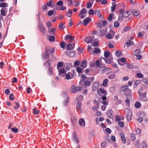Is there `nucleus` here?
<instances>
[{
    "mask_svg": "<svg viewBox=\"0 0 148 148\" xmlns=\"http://www.w3.org/2000/svg\"><path fill=\"white\" fill-rule=\"evenodd\" d=\"M13 95L12 94H10L9 95V99L10 100H12L14 99V97H13Z\"/></svg>",
    "mask_w": 148,
    "mask_h": 148,
    "instance_id": "nucleus-63",
    "label": "nucleus"
},
{
    "mask_svg": "<svg viewBox=\"0 0 148 148\" xmlns=\"http://www.w3.org/2000/svg\"><path fill=\"white\" fill-rule=\"evenodd\" d=\"M118 125L121 127H123L124 126V124L123 122L121 121H119L118 122Z\"/></svg>",
    "mask_w": 148,
    "mask_h": 148,
    "instance_id": "nucleus-47",
    "label": "nucleus"
},
{
    "mask_svg": "<svg viewBox=\"0 0 148 148\" xmlns=\"http://www.w3.org/2000/svg\"><path fill=\"white\" fill-rule=\"evenodd\" d=\"M99 85L98 82H94L92 85V89L94 91H95L97 90L99 87Z\"/></svg>",
    "mask_w": 148,
    "mask_h": 148,
    "instance_id": "nucleus-12",
    "label": "nucleus"
},
{
    "mask_svg": "<svg viewBox=\"0 0 148 148\" xmlns=\"http://www.w3.org/2000/svg\"><path fill=\"white\" fill-rule=\"evenodd\" d=\"M124 17L123 16V14H120L118 18L119 21H122V19H123Z\"/></svg>",
    "mask_w": 148,
    "mask_h": 148,
    "instance_id": "nucleus-45",
    "label": "nucleus"
},
{
    "mask_svg": "<svg viewBox=\"0 0 148 148\" xmlns=\"http://www.w3.org/2000/svg\"><path fill=\"white\" fill-rule=\"evenodd\" d=\"M116 75L115 73L112 74L110 75L108 77V78L110 79H113L115 77Z\"/></svg>",
    "mask_w": 148,
    "mask_h": 148,
    "instance_id": "nucleus-36",
    "label": "nucleus"
},
{
    "mask_svg": "<svg viewBox=\"0 0 148 148\" xmlns=\"http://www.w3.org/2000/svg\"><path fill=\"white\" fill-rule=\"evenodd\" d=\"M100 35L101 36H104L106 33V31L105 30H100Z\"/></svg>",
    "mask_w": 148,
    "mask_h": 148,
    "instance_id": "nucleus-38",
    "label": "nucleus"
},
{
    "mask_svg": "<svg viewBox=\"0 0 148 148\" xmlns=\"http://www.w3.org/2000/svg\"><path fill=\"white\" fill-rule=\"evenodd\" d=\"M55 31V29H50V28H49L48 32L50 34L54 35V34Z\"/></svg>",
    "mask_w": 148,
    "mask_h": 148,
    "instance_id": "nucleus-33",
    "label": "nucleus"
},
{
    "mask_svg": "<svg viewBox=\"0 0 148 148\" xmlns=\"http://www.w3.org/2000/svg\"><path fill=\"white\" fill-rule=\"evenodd\" d=\"M81 77L82 78L81 81L83 82H85L86 80H88L89 79L88 77H86L84 75H82L81 76Z\"/></svg>",
    "mask_w": 148,
    "mask_h": 148,
    "instance_id": "nucleus-24",
    "label": "nucleus"
},
{
    "mask_svg": "<svg viewBox=\"0 0 148 148\" xmlns=\"http://www.w3.org/2000/svg\"><path fill=\"white\" fill-rule=\"evenodd\" d=\"M135 106L136 108H139L141 106V103L138 102H136L135 104Z\"/></svg>",
    "mask_w": 148,
    "mask_h": 148,
    "instance_id": "nucleus-32",
    "label": "nucleus"
},
{
    "mask_svg": "<svg viewBox=\"0 0 148 148\" xmlns=\"http://www.w3.org/2000/svg\"><path fill=\"white\" fill-rule=\"evenodd\" d=\"M110 55V52L108 51L105 52L104 53V56L106 58H108Z\"/></svg>",
    "mask_w": 148,
    "mask_h": 148,
    "instance_id": "nucleus-52",
    "label": "nucleus"
},
{
    "mask_svg": "<svg viewBox=\"0 0 148 148\" xmlns=\"http://www.w3.org/2000/svg\"><path fill=\"white\" fill-rule=\"evenodd\" d=\"M8 6V4L6 2L1 3H0V7H7Z\"/></svg>",
    "mask_w": 148,
    "mask_h": 148,
    "instance_id": "nucleus-34",
    "label": "nucleus"
},
{
    "mask_svg": "<svg viewBox=\"0 0 148 148\" xmlns=\"http://www.w3.org/2000/svg\"><path fill=\"white\" fill-rule=\"evenodd\" d=\"M1 14L5 16L6 15V13L5 10L3 9H2L1 10Z\"/></svg>",
    "mask_w": 148,
    "mask_h": 148,
    "instance_id": "nucleus-55",
    "label": "nucleus"
},
{
    "mask_svg": "<svg viewBox=\"0 0 148 148\" xmlns=\"http://www.w3.org/2000/svg\"><path fill=\"white\" fill-rule=\"evenodd\" d=\"M63 2L62 1H59L57 2V5L60 6L63 5Z\"/></svg>",
    "mask_w": 148,
    "mask_h": 148,
    "instance_id": "nucleus-50",
    "label": "nucleus"
},
{
    "mask_svg": "<svg viewBox=\"0 0 148 148\" xmlns=\"http://www.w3.org/2000/svg\"><path fill=\"white\" fill-rule=\"evenodd\" d=\"M44 65H45L46 66H50L51 64L50 63L49 59L47 62L45 63Z\"/></svg>",
    "mask_w": 148,
    "mask_h": 148,
    "instance_id": "nucleus-51",
    "label": "nucleus"
},
{
    "mask_svg": "<svg viewBox=\"0 0 148 148\" xmlns=\"http://www.w3.org/2000/svg\"><path fill=\"white\" fill-rule=\"evenodd\" d=\"M141 82L140 80H137L136 81L134 84V86L136 87Z\"/></svg>",
    "mask_w": 148,
    "mask_h": 148,
    "instance_id": "nucleus-49",
    "label": "nucleus"
},
{
    "mask_svg": "<svg viewBox=\"0 0 148 148\" xmlns=\"http://www.w3.org/2000/svg\"><path fill=\"white\" fill-rule=\"evenodd\" d=\"M112 33L113 34L112 35L110 34H106V36L105 37L106 38H107L109 39H112L113 37L114 36L115 34V32L114 31H112Z\"/></svg>",
    "mask_w": 148,
    "mask_h": 148,
    "instance_id": "nucleus-20",
    "label": "nucleus"
},
{
    "mask_svg": "<svg viewBox=\"0 0 148 148\" xmlns=\"http://www.w3.org/2000/svg\"><path fill=\"white\" fill-rule=\"evenodd\" d=\"M49 50L48 49H46L45 51L43 52L42 55V58L43 59H46L50 57L49 53Z\"/></svg>",
    "mask_w": 148,
    "mask_h": 148,
    "instance_id": "nucleus-2",
    "label": "nucleus"
},
{
    "mask_svg": "<svg viewBox=\"0 0 148 148\" xmlns=\"http://www.w3.org/2000/svg\"><path fill=\"white\" fill-rule=\"evenodd\" d=\"M119 25V23L118 22H115L114 23V26L115 27H118Z\"/></svg>",
    "mask_w": 148,
    "mask_h": 148,
    "instance_id": "nucleus-53",
    "label": "nucleus"
},
{
    "mask_svg": "<svg viewBox=\"0 0 148 148\" xmlns=\"http://www.w3.org/2000/svg\"><path fill=\"white\" fill-rule=\"evenodd\" d=\"M74 37L69 35H67L66 36L65 38V40L66 41L68 42H70L72 41L74 39Z\"/></svg>",
    "mask_w": 148,
    "mask_h": 148,
    "instance_id": "nucleus-8",
    "label": "nucleus"
},
{
    "mask_svg": "<svg viewBox=\"0 0 148 148\" xmlns=\"http://www.w3.org/2000/svg\"><path fill=\"white\" fill-rule=\"evenodd\" d=\"M140 50L138 49L135 50L133 53V54L136 56V59H140L142 58V56L140 54Z\"/></svg>",
    "mask_w": 148,
    "mask_h": 148,
    "instance_id": "nucleus-5",
    "label": "nucleus"
},
{
    "mask_svg": "<svg viewBox=\"0 0 148 148\" xmlns=\"http://www.w3.org/2000/svg\"><path fill=\"white\" fill-rule=\"evenodd\" d=\"M76 51H68L66 53V54L71 57H74Z\"/></svg>",
    "mask_w": 148,
    "mask_h": 148,
    "instance_id": "nucleus-15",
    "label": "nucleus"
},
{
    "mask_svg": "<svg viewBox=\"0 0 148 148\" xmlns=\"http://www.w3.org/2000/svg\"><path fill=\"white\" fill-rule=\"evenodd\" d=\"M112 6L111 7V11L112 12H113L115 10L116 6V4L115 3H112Z\"/></svg>",
    "mask_w": 148,
    "mask_h": 148,
    "instance_id": "nucleus-30",
    "label": "nucleus"
},
{
    "mask_svg": "<svg viewBox=\"0 0 148 148\" xmlns=\"http://www.w3.org/2000/svg\"><path fill=\"white\" fill-rule=\"evenodd\" d=\"M84 85L86 86H89L90 85V84L89 81L86 80L84 82Z\"/></svg>",
    "mask_w": 148,
    "mask_h": 148,
    "instance_id": "nucleus-48",
    "label": "nucleus"
},
{
    "mask_svg": "<svg viewBox=\"0 0 148 148\" xmlns=\"http://www.w3.org/2000/svg\"><path fill=\"white\" fill-rule=\"evenodd\" d=\"M142 148H147V146L145 142H143L142 143Z\"/></svg>",
    "mask_w": 148,
    "mask_h": 148,
    "instance_id": "nucleus-64",
    "label": "nucleus"
},
{
    "mask_svg": "<svg viewBox=\"0 0 148 148\" xmlns=\"http://www.w3.org/2000/svg\"><path fill=\"white\" fill-rule=\"evenodd\" d=\"M120 91L121 92L124 91L125 94H127V92L128 93H132V91L130 89L128 88L127 85H125L121 86L120 88Z\"/></svg>",
    "mask_w": 148,
    "mask_h": 148,
    "instance_id": "nucleus-1",
    "label": "nucleus"
},
{
    "mask_svg": "<svg viewBox=\"0 0 148 148\" xmlns=\"http://www.w3.org/2000/svg\"><path fill=\"white\" fill-rule=\"evenodd\" d=\"M54 12L52 10H50L49 11L48 14L49 16H50L53 14Z\"/></svg>",
    "mask_w": 148,
    "mask_h": 148,
    "instance_id": "nucleus-57",
    "label": "nucleus"
},
{
    "mask_svg": "<svg viewBox=\"0 0 148 148\" xmlns=\"http://www.w3.org/2000/svg\"><path fill=\"white\" fill-rule=\"evenodd\" d=\"M107 145V142L106 141H103L101 143V147L104 148Z\"/></svg>",
    "mask_w": 148,
    "mask_h": 148,
    "instance_id": "nucleus-39",
    "label": "nucleus"
},
{
    "mask_svg": "<svg viewBox=\"0 0 148 148\" xmlns=\"http://www.w3.org/2000/svg\"><path fill=\"white\" fill-rule=\"evenodd\" d=\"M68 1V6H70L73 3V1L72 0H67Z\"/></svg>",
    "mask_w": 148,
    "mask_h": 148,
    "instance_id": "nucleus-54",
    "label": "nucleus"
},
{
    "mask_svg": "<svg viewBox=\"0 0 148 148\" xmlns=\"http://www.w3.org/2000/svg\"><path fill=\"white\" fill-rule=\"evenodd\" d=\"M132 13L135 16H137L139 14V12L137 10H133L132 11Z\"/></svg>",
    "mask_w": 148,
    "mask_h": 148,
    "instance_id": "nucleus-29",
    "label": "nucleus"
},
{
    "mask_svg": "<svg viewBox=\"0 0 148 148\" xmlns=\"http://www.w3.org/2000/svg\"><path fill=\"white\" fill-rule=\"evenodd\" d=\"M113 60V58L111 57H109L106 58L105 59V61L107 63H111Z\"/></svg>",
    "mask_w": 148,
    "mask_h": 148,
    "instance_id": "nucleus-23",
    "label": "nucleus"
},
{
    "mask_svg": "<svg viewBox=\"0 0 148 148\" xmlns=\"http://www.w3.org/2000/svg\"><path fill=\"white\" fill-rule=\"evenodd\" d=\"M86 11L85 8H82L80 12L78 14V16L81 18L83 19L85 16V14H86Z\"/></svg>",
    "mask_w": 148,
    "mask_h": 148,
    "instance_id": "nucleus-4",
    "label": "nucleus"
},
{
    "mask_svg": "<svg viewBox=\"0 0 148 148\" xmlns=\"http://www.w3.org/2000/svg\"><path fill=\"white\" fill-rule=\"evenodd\" d=\"M139 96L140 100L144 101H147V99L146 98V94L145 93H142L139 94Z\"/></svg>",
    "mask_w": 148,
    "mask_h": 148,
    "instance_id": "nucleus-11",
    "label": "nucleus"
},
{
    "mask_svg": "<svg viewBox=\"0 0 148 148\" xmlns=\"http://www.w3.org/2000/svg\"><path fill=\"white\" fill-rule=\"evenodd\" d=\"M90 21L89 18L87 17L86 18L84 19L83 21V23H84V25H86L88 23L90 22Z\"/></svg>",
    "mask_w": 148,
    "mask_h": 148,
    "instance_id": "nucleus-26",
    "label": "nucleus"
},
{
    "mask_svg": "<svg viewBox=\"0 0 148 148\" xmlns=\"http://www.w3.org/2000/svg\"><path fill=\"white\" fill-rule=\"evenodd\" d=\"M53 68L52 67L49 66V68L47 71V73L49 75H51L53 74Z\"/></svg>",
    "mask_w": 148,
    "mask_h": 148,
    "instance_id": "nucleus-21",
    "label": "nucleus"
},
{
    "mask_svg": "<svg viewBox=\"0 0 148 148\" xmlns=\"http://www.w3.org/2000/svg\"><path fill=\"white\" fill-rule=\"evenodd\" d=\"M87 66V61L86 60H84L82 61V63L81 64V66L83 68H85Z\"/></svg>",
    "mask_w": 148,
    "mask_h": 148,
    "instance_id": "nucleus-27",
    "label": "nucleus"
},
{
    "mask_svg": "<svg viewBox=\"0 0 148 148\" xmlns=\"http://www.w3.org/2000/svg\"><path fill=\"white\" fill-rule=\"evenodd\" d=\"M79 125L81 126H84L85 125V122L84 119H80L79 121Z\"/></svg>",
    "mask_w": 148,
    "mask_h": 148,
    "instance_id": "nucleus-19",
    "label": "nucleus"
},
{
    "mask_svg": "<svg viewBox=\"0 0 148 148\" xmlns=\"http://www.w3.org/2000/svg\"><path fill=\"white\" fill-rule=\"evenodd\" d=\"M131 93H128L127 92V94H125L126 95V96L127 99H131L132 97V95L131 94Z\"/></svg>",
    "mask_w": 148,
    "mask_h": 148,
    "instance_id": "nucleus-40",
    "label": "nucleus"
},
{
    "mask_svg": "<svg viewBox=\"0 0 148 148\" xmlns=\"http://www.w3.org/2000/svg\"><path fill=\"white\" fill-rule=\"evenodd\" d=\"M34 113L36 115L38 114L39 112V110H37L36 108H34L33 109Z\"/></svg>",
    "mask_w": 148,
    "mask_h": 148,
    "instance_id": "nucleus-44",
    "label": "nucleus"
},
{
    "mask_svg": "<svg viewBox=\"0 0 148 148\" xmlns=\"http://www.w3.org/2000/svg\"><path fill=\"white\" fill-rule=\"evenodd\" d=\"M94 38V37H87L85 38L84 41L87 43H89L92 42V40Z\"/></svg>",
    "mask_w": 148,
    "mask_h": 148,
    "instance_id": "nucleus-16",
    "label": "nucleus"
},
{
    "mask_svg": "<svg viewBox=\"0 0 148 148\" xmlns=\"http://www.w3.org/2000/svg\"><path fill=\"white\" fill-rule=\"evenodd\" d=\"M62 66H63V63L62 62H59L57 65V69L58 70H59V68Z\"/></svg>",
    "mask_w": 148,
    "mask_h": 148,
    "instance_id": "nucleus-42",
    "label": "nucleus"
},
{
    "mask_svg": "<svg viewBox=\"0 0 148 148\" xmlns=\"http://www.w3.org/2000/svg\"><path fill=\"white\" fill-rule=\"evenodd\" d=\"M126 67L129 69H133L134 68V66L133 65H131V64L129 63H127L126 64Z\"/></svg>",
    "mask_w": 148,
    "mask_h": 148,
    "instance_id": "nucleus-35",
    "label": "nucleus"
},
{
    "mask_svg": "<svg viewBox=\"0 0 148 148\" xmlns=\"http://www.w3.org/2000/svg\"><path fill=\"white\" fill-rule=\"evenodd\" d=\"M12 130L13 132L17 133L18 131V128H12Z\"/></svg>",
    "mask_w": 148,
    "mask_h": 148,
    "instance_id": "nucleus-60",
    "label": "nucleus"
},
{
    "mask_svg": "<svg viewBox=\"0 0 148 148\" xmlns=\"http://www.w3.org/2000/svg\"><path fill=\"white\" fill-rule=\"evenodd\" d=\"M94 52L95 53H98L100 51V50L99 48H95L94 50Z\"/></svg>",
    "mask_w": 148,
    "mask_h": 148,
    "instance_id": "nucleus-56",
    "label": "nucleus"
},
{
    "mask_svg": "<svg viewBox=\"0 0 148 148\" xmlns=\"http://www.w3.org/2000/svg\"><path fill=\"white\" fill-rule=\"evenodd\" d=\"M131 12V11L130 10H127L124 11L123 13L122 14L124 17L127 18L130 15Z\"/></svg>",
    "mask_w": 148,
    "mask_h": 148,
    "instance_id": "nucleus-14",
    "label": "nucleus"
},
{
    "mask_svg": "<svg viewBox=\"0 0 148 148\" xmlns=\"http://www.w3.org/2000/svg\"><path fill=\"white\" fill-rule=\"evenodd\" d=\"M49 39L50 41H54L55 40V37L54 36H50L49 37Z\"/></svg>",
    "mask_w": 148,
    "mask_h": 148,
    "instance_id": "nucleus-46",
    "label": "nucleus"
},
{
    "mask_svg": "<svg viewBox=\"0 0 148 148\" xmlns=\"http://www.w3.org/2000/svg\"><path fill=\"white\" fill-rule=\"evenodd\" d=\"M97 92L98 94H99V92L101 93L104 94V95L105 96H106L107 94V91H106L103 88H100L99 91H97Z\"/></svg>",
    "mask_w": 148,
    "mask_h": 148,
    "instance_id": "nucleus-18",
    "label": "nucleus"
},
{
    "mask_svg": "<svg viewBox=\"0 0 148 148\" xmlns=\"http://www.w3.org/2000/svg\"><path fill=\"white\" fill-rule=\"evenodd\" d=\"M69 97H67L65 99L64 101L63 102V106H66L68 103V101L69 100Z\"/></svg>",
    "mask_w": 148,
    "mask_h": 148,
    "instance_id": "nucleus-28",
    "label": "nucleus"
},
{
    "mask_svg": "<svg viewBox=\"0 0 148 148\" xmlns=\"http://www.w3.org/2000/svg\"><path fill=\"white\" fill-rule=\"evenodd\" d=\"M96 64L97 67H99L100 66V62L99 60H97L96 61Z\"/></svg>",
    "mask_w": 148,
    "mask_h": 148,
    "instance_id": "nucleus-58",
    "label": "nucleus"
},
{
    "mask_svg": "<svg viewBox=\"0 0 148 148\" xmlns=\"http://www.w3.org/2000/svg\"><path fill=\"white\" fill-rule=\"evenodd\" d=\"M135 145L138 148H140V144L139 140H137L136 141Z\"/></svg>",
    "mask_w": 148,
    "mask_h": 148,
    "instance_id": "nucleus-43",
    "label": "nucleus"
},
{
    "mask_svg": "<svg viewBox=\"0 0 148 148\" xmlns=\"http://www.w3.org/2000/svg\"><path fill=\"white\" fill-rule=\"evenodd\" d=\"M83 88L82 87L72 86L71 88V92L72 93H75L76 91H79L82 90Z\"/></svg>",
    "mask_w": 148,
    "mask_h": 148,
    "instance_id": "nucleus-6",
    "label": "nucleus"
},
{
    "mask_svg": "<svg viewBox=\"0 0 148 148\" xmlns=\"http://www.w3.org/2000/svg\"><path fill=\"white\" fill-rule=\"evenodd\" d=\"M106 114L108 117L111 119L113 118V112L111 110H109L106 113Z\"/></svg>",
    "mask_w": 148,
    "mask_h": 148,
    "instance_id": "nucleus-17",
    "label": "nucleus"
},
{
    "mask_svg": "<svg viewBox=\"0 0 148 148\" xmlns=\"http://www.w3.org/2000/svg\"><path fill=\"white\" fill-rule=\"evenodd\" d=\"M81 106V103L80 102H78L77 104V108H78L79 109H80Z\"/></svg>",
    "mask_w": 148,
    "mask_h": 148,
    "instance_id": "nucleus-59",
    "label": "nucleus"
},
{
    "mask_svg": "<svg viewBox=\"0 0 148 148\" xmlns=\"http://www.w3.org/2000/svg\"><path fill=\"white\" fill-rule=\"evenodd\" d=\"M72 138L76 142V143H79L78 139L77 137L76 133L75 132H74L73 134Z\"/></svg>",
    "mask_w": 148,
    "mask_h": 148,
    "instance_id": "nucleus-25",
    "label": "nucleus"
},
{
    "mask_svg": "<svg viewBox=\"0 0 148 148\" xmlns=\"http://www.w3.org/2000/svg\"><path fill=\"white\" fill-rule=\"evenodd\" d=\"M64 24L62 23H60L59 25V28L61 30H62L65 28V26L64 25Z\"/></svg>",
    "mask_w": 148,
    "mask_h": 148,
    "instance_id": "nucleus-31",
    "label": "nucleus"
},
{
    "mask_svg": "<svg viewBox=\"0 0 148 148\" xmlns=\"http://www.w3.org/2000/svg\"><path fill=\"white\" fill-rule=\"evenodd\" d=\"M126 59L124 58H122L118 60V63L119 64L123 66L126 63Z\"/></svg>",
    "mask_w": 148,
    "mask_h": 148,
    "instance_id": "nucleus-7",
    "label": "nucleus"
},
{
    "mask_svg": "<svg viewBox=\"0 0 148 148\" xmlns=\"http://www.w3.org/2000/svg\"><path fill=\"white\" fill-rule=\"evenodd\" d=\"M75 45L74 43L68 44L66 46L67 49L70 50L73 49L75 47Z\"/></svg>",
    "mask_w": 148,
    "mask_h": 148,
    "instance_id": "nucleus-13",
    "label": "nucleus"
},
{
    "mask_svg": "<svg viewBox=\"0 0 148 148\" xmlns=\"http://www.w3.org/2000/svg\"><path fill=\"white\" fill-rule=\"evenodd\" d=\"M136 133V134H139L140 132V129L137 128L135 130Z\"/></svg>",
    "mask_w": 148,
    "mask_h": 148,
    "instance_id": "nucleus-61",
    "label": "nucleus"
},
{
    "mask_svg": "<svg viewBox=\"0 0 148 148\" xmlns=\"http://www.w3.org/2000/svg\"><path fill=\"white\" fill-rule=\"evenodd\" d=\"M136 135L134 134L133 133L131 134V138L132 140H134L136 139Z\"/></svg>",
    "mask_w": 148,
    "mask_h": 148,
    "instance_id": "nucleus-41",
    "label": "nucleus"
},
{
    "mask_svg": "<svg viewBox=\"0 0 148 148\" xmlns=\"http://www.w3.org/2000/svg\"><path fill=\"white\" fill-rule=\"evenodd\" d=\"M66 72V71L64 69H62L58 70V74L61 76L63 77L64 76Z\"/></svg>",
    "mask_w": 148,
    "mask_h": 148,
    "instance_id": "nucleus-10",
    "label": "nucleus"
},
{
    "mask_svg": "<svg viewBox=\"0 0 148 148\" xmlns=\"http://www.w3.org/2000/svg\"><path fill=\"white\" fill-rule=\"evenodd\" d=\"M72 11L71 9L68 10V12L67 14V16L69 17H71L72 15Z\"/></svg>",
    "mask_w": 148,
    "mask_h": 148,
    "instance_id": "nucleus-37",
    "label": "nucleus"
},
{
    "mask_svg": "<svg viewBox=\"0 0 148 148\" xmlns=\"http://www.w3.org/2000/svg\"><path fill=\"white\" fill-rule=\"evenodd\" d=\"M125 112L127 119L129 121H130L132 119V112L128 109L126 110Z\"/></svg>",
    "mask_w": 148,
    "mask_h": 148,
    "instance_id": "nucleus-3",
    "label": "nucleus"
},
{
    "mask_svg": "<svg viewBox=\"0 0 148 148\" xmlns=\"http://www.w3.org/2000/svg\"><path fill=\"white\" fill-rule=\"evenodd\" d=\"M39 26L40 30L41 32L43 35L45 34L46 31L45 27L41 23L39 24Z\"/></svg>",
    "mask_w": 148,
    "mask_h": 148,
    "instance_id": "nucleus-9",
    "label": "nucleus"
},
{
    "mask_svg": "<svg viewBox=\"0 0 148 148\" xmlns=\"http://www.w3.org/2000/svg\"><path fill=\"white\" fill-rule=\"evenodd\" d=\"M109 81V80L107 79H104L103 82V84H101V86H102L104 87H107L108 86L107 85V82Z\"/></svg>",
    "mask_w": 148,
    "mask_h": 148,
    "instance_id": "nucleus-22",
    "label": "nucleus"
},
{
    "mask_svg": "<svg viewBox=\"0 0 148 148\" xmlns=\"http://www.w3.org/2000/svg\"><path fill=\"white\" fill-rule=\"evenodd\" d=\"M137 76L140 78H142L143 77V75L140 73H138L136 74Z\"/></svg>",
    "mask_w": 148,
    "mask_h": 148,
    "instance_id": "nucleus-62",
    "label": "nucleus"
}]
</instances>
